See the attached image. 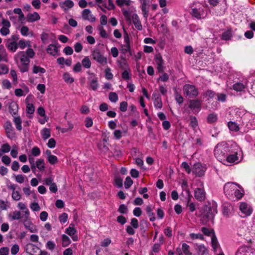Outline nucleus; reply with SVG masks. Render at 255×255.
Segmentation results:
<instances>
[{"instance_id": "1", "label": "nucleus", "mask_w": 255, "mask_h": 255, "mask_svg": "<svg viewBox=\"0 0 255 255\" xmlns=\"http://www.w3.org/2000/svg\"><path fill=\"white\" fill-rule=\"evenodd\" d=\"M229 154L226 157V159L223 161L225 164H238L243 159V153L241 148L235 143L232 144Z\"/></svg>"}, {"instance_id": "2", "label": "nucleus", "mask_w": 255, "mask_h": 255, "mask_svg": "<svg viewBox=\"0 0 255 255\" xmlns=\"http://www.w3.org/2000/svg\"><path fill=\"white\" fill-rule=\"evenodd\" d=\"M234 143L232 141L222 142L216 146L214 149V155L218 160L223 162L226 159V157L230 152L232 144Z\"/></svg>"}, {"instance_id": "3", "label": "nucleus", "mask_w": 255, "mask_h": 255, "mask_svg": "<svg viewBox=\"0 0 255 255\" xmlns=\"http://www.w3.org/2000/svg\"><path fill=\"white\" fill-rule=\"evenodd\" d=\"M14 59L21 72L24 73L28 71L30 60L24 51L17 53L15 55Z\"/></svg>"}, {"instance_id": "4", "label": "nucleus", "mask_w": 255, "mask_h": 255, "mask_svg": "<svg viewBox=\"0 0 255 255\" xmlns=\"http://www.w3.org/2000/svg\"><path fill=\"white\" fill-rule=\"evenodd\" d=\"M248 81L246 78L241 77L233 86V89L237 92H244L247 88Z\"/></svg>"}, {"instance_id": "5", "label": "nucleus", "mask_w": 255, "mask_h": 255, "mask_svg": "<svg viewBox=\"0 0 255 255\" xmlns=\"http://www.w3.org/2000/svg\"><path fill=\"white\" fill-rule=\"evenodd\" d=\"M236 188H239V186L235 183L228 182L224 185V193L228 198L233 199L234 192Z\"/></svg>"}, {"instance_id": "6", "label": "nucleus", "mask_w": 255, "mask_h": 255, "mask_svg": "<svg viewBox=\"0 0 255 255\" xmlns=\"http://www.w3.org/2000/svg\"><path fill=\"white\" fill-rule=\"evenodd\" d=\"M183 93L190 98H194L198 95V89L194 85L190 84H186L184 86Z\"/></svg>"}, {"instance_id": "7", "label": "nucleus", "mask_w": 255, "mask_h": 255, "mask_svg": "<svg viewBox=\"0 0 255 255\" xmlns=\"http://www.w3.org/2000/svg\"><path fill=\"white\" fill-rule=\"evenodd\" d=\"M244 123L246 124L248 130L255 129V115L247 113L244 118Z\"/></svg>"}, {"instance_id": "8", "label": "nucleus", "mask_w": 255, "mask_h": 255, "mask_svg": "<svg viewBox=\"0 0 255 255\" xmlns=\"http://www.w3.org/2000/svg\"><path fill=\"white\" fill-rule=\"evenodd\" d=\"M199 183L200 187L195 189L194 196L197 200L199 201H202L205 199L206 192L203 187V182L201 181H199Z\"/></svg>"}, {"instance_id": "9", "label": "nucleus", "mask_w": 255, "mask_h": 255, "mask_svg": "<svg viewBox=\"0 0 255 255\" xmlns=\"http://www.w3.org/2000/svg\"><path fill=\"white\" fill-rule=\"evenodd\" d=\"M92 56L95 60L101 64L105 65L107 63V58L104 56L99 50H94L92 51Z\"/></svg>"}, {"instance_id": "10", "label": "nucleus", "mask_w": 255, "mask_h": 255, "mask_svg": "<svg viewBox=\"0 0 255 255\" xmlns=\"http://www.w3.org/2000/svg\"><path fill=\"white\" fill-rule=\"evenodd\" d=\"M3 128L6 136L10 139H13L15 137V132L11 123L8 121H6L3 125Z\"/></svg>"}, {"instance_id": "11", "label": "nucleus", "mask_w": 255, "mask_h": 255, "mask_svg": "<svg viewBox=\"0 0 255 255\" xmlns=\"http://www.w3.org/2000/svg\"><path fill=\"white\" fill-rule=\"evenodd\" d=\"M240 210L243 214V217L250 216L253 211L252 206L245 202H241L240 203Z\"/></svg>"}, {"instance_id": "12", "label": "nucleus", "mask_w": 255, "mask_h": 255, "mask_svg": "<svg viewBox=\"0 0 255 255\" xmlns=\"http://www.w3.org/2000/svg\"><path fill=\"white\" fill-rule=\"evenodd\" d=\"M2 27L0 29V33L2 36H6L10 33L9 27L11 26L10 22L3 18L1 19Z\"/></svg>"}, {"instance_id": "13", "label": "nucleus", "mask_w": 255, "mask_h": 255, "mask_svg": "<svg viewBox=\"0 0 255 255\" xmlns=\"http://www.w3.org/2000/svg\"><path fill=\"white\" fill-rule=\"evenodd\" d=\"M206 170L205 166L202 165L200 163H196L194 164L192 169V171L197 176H202L204 174Z\"/></svg>"}, {"instance_id": "14", "label": "nucleus", "mask_w": 255, "mask_h": 255, "mask_svg": "<svg viewBox=\"0 0 255 255\" xmlns=\"http://www.w3.org/2000/svg\"><path fill=\"white\" fill-rule=\"evenodd\" d=\"M236 255H255V250L246 246L241 247Z\"/></svg>"}, {"instance_id": "15", "label": "nucleus", "mask_w": 255, "mask_h": 255, "mask_svg": "<svg viewBox=\"0 0 255 255\" xmlns=\"http://www.w3.org/2000/svg\"><path fill=\"white\" fill-rule=\"evenodd\" d=\"M191 13L193 16L198 19L203 18L206 16L207 14L202 7L192 8Z\"/></svg>"}, {"instance_id": "16", "label": "nucleus", "mask_w": 255, "mask_h": 255, "mask_svg": "<svg viewBox=\"0 0 255 255\" xmlns=\"http://www.w3.org/2000/svg\"><path fill=\"white\" fill-rule=\"evenodd\" d=\"M32 96H28L25 99V103L26 104V111L27 114L28 115L29 118H32V115L35 111V107L32 103H30V100L32 98Z\"/></svg>"}, {"instance_id": "17", "label": "nucleus", "mask_w": 255, "mask_h": 255, "mask_svg": "<svg viewBox=\"0 0 255 255\" xmlns=\"http://www.w3.org/2000/svg\"><path fill=\"white\" fill-rule=\"evenodd\" d=\"M155 61L157 65V69L159 73H163L165 69L164 61L160 54L155 56Z\"/></svg>"}, {"instance_id": "18", "label": "nucleus", "mask_w": 255, "mask_h": 255, "mask_svg": "<svg viewBox=\"0 0 255 255\" xmlns=\"http://www.w3.org/2000/svg\"><path fill=\"white\" fill-rule=\"evenodd\" d=\"M23 222L25 228L30 232L34 233L37 232L36 226L32 223L29 217L27 219L25 218Z\"/></svg>"}, {"instance_id": "19", "label": "nucleus", "mask_w": 255, "mask_h": 255, "mask_svg": "<svg viewBox=\"0 0 255 255\" xmlns=\"http://www.w3.org/2000/svg\"><path fill=\"white\" fill-rule=\"evenodd\" d=\"M59 5L63 10L66 12L74 6V3L71 0H65L63 1H61L59 3Z\"/></svg>"}, {"instance_id": "20", "label": "nucleus", "mask_w": 255, "mask_h": 255, "mask_svg": "<svg viewBox=\"0 0 255 255\" xmlns=\"http://www.w3.org/2000/svg\"><path fill=\"white\" fill-rule=\"evenodd\" d=\"M46 51L49 54L55 56L59 55V50L56 44H50L47 46Z\"/></svg>"}, {"instance_id": "21", "label": "nucleus", "mask_w": 255, "mask_h": 255, "mask_svg": "<svg viewBox=\"0 0 255 255\" xmlns=\"http://www.w3.org/2000/svg\"><path fill=\"white\" fill-rule=\"evenodd\" d=\"M189 108L194 112H199L201 109V103L199 100H190Z\"/></svg>"}, {"instance_id": "22", "label": "nucleus", "mask_w": 255, "mask_h": 255, "mask_svg": "<svg viewBox=\"0 0 255 255\" xmlns=\"http://www.w3.org/2000/svg\"><path fill=\"white\" fill-rule=\"evenodd\" d=\"M71 224L70 226L67 228L65 230V233L70 236L74 241H77L78 240V238L77 235H76L77 231L75 228H74L73 226H71Z\"/></svg>"}, {"instance_id": "23", "label": "nucleus", "mask_w": 255, "mask_h": 255, "mask_svg": "<svg viewBox=\"0 0 255 255\" xmlns=\"http://www.w3.org/2000/svg\"><path fill=\"white\" fill-rule=\"evenodd\" d=\"M82 17L84 19L91 22H94L96 20L95 17L91 13V10L89 9H85L83 11Z\"/></svg>"}, {"instance_id": "24", "label": "nucleus", "mask_w": 255, "mask_h": 255, "mask_svg": "<svg viewBox=\"0 0 255 255\" xmlns=\"http://www.w3.org/2000/svg\"><path fill=\"white\" fill-rule=\"evenodd\" d=\"M152 96L154 107L158 109H161L162 107V102L160 96L156 93H153Z\"/></svg>"}, {"instance_id": "25", "label": "nucleus", "mask_w": 255, "mask_h": 255, "mask_svg": "<svg viewBox=\"0 0 255 255\" xmlns=\"http://www.w3.org/2000/svg\"><path fill=\"white\" fill-rule=\"evenodd\" d=\"M194 247L199 255H205L208 254V250L204 245L195 244Z\"/></svg>"}, {"instance_id": "26", "label": "nucleus", "mask_w": 255, "mask_h": 255, "mask_svg": "<svg viewBox=\"0 0 255 255\" xmlns=\"http://www.w3.org/2000/svg\"><path fill=\"white\" fill-rule=\"evenodd\" d=\"M38 250L39 248L36 246L31 243L27 244L25 248V252L29 255H33V254L36 253Z\"/></svg>"}, {"instance_id": "27", "label": "nucleus", "mask_w": 255, "mask_h": 255, "mask_svg": "<svg viewBox=\"0 0 255 255\" xmlns=\"http://www.w3.org/2000/svg\"><path fill=\"white\" fill-rule=\"evenodd\" d=\"M232 112H233L235 114V116L237 118H243V123H244V118L245 117L246 114L249 113L247 112L244 109L240 108H235L232 111Z\"/></svg>"}, {"instance_id": "28", "label": "nucleus", "mask_w": 255, "mask_h": 255, "mask_svg": "<svg viewBox=\"0 0 255 255\" xmlns=\"http://www.w3.org/2000/svg\"><path fill=\"white\" fill-rule=\"evenodd\" d=\"M132 19L135 28L138 30H141L142 29V26L137 14L136 13L133 14L132 15Z\"/></svg>"}, {"instance_id": "29", "label": "nucleus", "mask_w": 255, "mask_h": 255, "mask_svg": "<svg viewBox=\"0 0 255 255\" xmlns=\"http://www.w3.org/2000/svg\"><path fill=\"white\" fill-rule=\"evenodd\" d=\"M27 21L29 22H33L40 19L39 14L37 12L29 13L26 15Z\"/></svg>"}, {"instance_id": "30", "label": "nucleus", "mask_w": 255, "mask_h": 255, "mask_svg": "<svg viewBox=\"0 0 255 255\" xmlns=\"http://www.w3.org/2000/svg\"><path fill=\"white\" fill-rule=\"evenodd\" d=\"M8 61L7 53L4 46L0 45V62H7Z\"/></svg>"}, {"instance_id": "31", "label": "nucleus", "mask_w": 255, "mask_h": 255, "mask_svg": "<svg viewBox=\"0 0 255 255\" xmlns=\"http://www.w3.org/2000/svg\"><path fill=\"white\" fill-rule=\"evenodd\" d=\"M17 207L21 210H24L22 212L24 218L27 219L29 216V212L26 208L25 204L22 202H19L17 205Z\"/></svg>"}, {"instance_id": "32", "label": "nucleus", "mask_w": 255, "mask_h": 255, "mask_svg": "<svg viewBox=\"0 0 255 255\" xmlns=\"http://www.w3.org/2000/svg\"><path fill=\"white\" fill-rule=\"evenodd\" d=\"M29 91V88L27 86H24L23 89L19 88L15 89L14 94L17 97H21L25 96Z\"/></svg>"}, {"instance_id": "33", "label": "nucleus", "mask_w": 255, "mask_h": 255, "mask_svg": "<svg viewBox=\"0 0 255 255\" xmlns=\"http://www.w3.org/2000/svg\"><path fill=\"white\" fill-rule=\"evenodd\" d=\"M36 167L40 171H43L45 169V164L44 159H37L35 162Z\"/></svg>"}, {"instance_id": "34", "label": "nucleus", "mask_w": 255, "mask_h": 255, "mask_svg": "<svg viewBox=\"0 0 255 255\" xmlns=\"http://www.w3.org/2000/svg\"><path fill=\"white\" fill-rule=\"evenodd\" d=\"M217 213V208L216 205H213L209 209L207 217L209 219H213L214 216Z\"/></svg>"}, {"instance_id": "35", "label": "nucleus", "mask_w": 255, "mask_h": 255, "mask_svg": "<svg viewBox=\"0 0 255 255\" xmlns=\"http://www.w3.org/2000/svg\"><path fill=\"white\" fill-rule=\"evenodd\" d=\"M41 134L43 140H46L51 136V130L50 128H43L41 130Z\"/></svg>"}, {"instance_id": "36", "label": "nucleus", "mask_w": 255, "mask_h": 255, "mask_svg": "<svg viewBox=\"0 0 255 255\" xmlns=\"http://www.w3.org/2000/svg\"><path fill=\"white\" fill-rule=\"evenodd\" d=\"M211 243L213 251L216 252L219 247V245L215 234H213L211 237Z\"/></svg>"}, {"instance_id": "37", "label": "nucleus", "mask_w": 255, "mask_h": 255, "mask_svg": "<svg viewBox=\"0 0 255 255\" xmlns=\"http://www.w3.org/2000/svg\"><path fill=\"white\" fill-rule=\"evenodd\" d=\"M117 5L122 8L124 6H129L131 3L130 0H116Z\"/></svg>"}, {"instance_id": "38", "label": "nucleus", "mask_w": 255, "mask_h": 255, "mask_svg": "<svg viewBox=\"0 0 255 255\" xmlns=\"http://www.w3.org/2000/svg\"><path fill=\"white\" fill-rule=\"evenodd\" d=\"M63 79L67 83H72L74 81V79L71 76L70 74L68 72H65L63 74Z\"/></svg>"}, {"instance_id": "39", "label": "nucleus", "mask_w": 255, "mask_h": 255, "mask_svg": "<svg viewBox=\"0 0 255 255\" xmlns=\"http://www.w3.org/2000/svg\"><path fill=\"white\" fill-rule=\"evenodd\" d=\"M17 44L18 46L21 49H23L26 47H30L31 46L30 41L24 39L20 40Z\"/></svg>"}, {"instance_id": "40", "label": "nucleus", "mask_w": 255, "mask_h": 255, "mask_svg": "<svg viewBox=\"0 0 255 255\" xmlns=\"http://www.w3.org/2000/svg\"><path fill=\"white\" fill-rule=\"evenodd\" d=\"M192 195L186 197L187 200V206L189 208L190 211L193 212L195 210V206L193 202H191Z\"/></svg>"}, {"instance_id": "41", "label": "nucleus", "mask_w": 255, "mask_h": 255, "mask_svg": "<svg viewBox=\"0 0 255 255\" xmlns=\"http://www.w3.org/2000/svg\"><path fill=\"white\" fill-rule=\"evenodd\" d=\"M228 126L229 128L232 131H238L240 129L239 125L234 122H229Z\"/></svg>"}, {"instance_id": "42", "label": "nucleus", "mask_w": 255, "mask_h": 255, "mask_svg": "<svg viewBox=\"0 0 255 255\" xmlns=\"http://www.w3.org/2000/svg\"><path fill=\"white\" fill-rule=\"evenodd\" d=\"M240 189H239V188H236V190H235V191L234 192V197H236L237 199H240L244 195V191L242 189L240 188Z\"/></svg>"}, {"instance_id": "43", "label": "nucleus", "mask_w": 255, "mask_h": 255, "mask_svg": "<svg viewBox=\"0 0 255 255\" xmlns=\"http://www.w3.org/2000/svg\"><path fill=\"white\" fill-rule=\"evenodd\" d=\"M83 66L87 69L90 68L91 66V62L88 56L85 57L82 60Z\"/></svg>"}, {"instance_id": "44", "label": "nucleus", "mask_w": 255, "mask_h": 255, "mask_svg": "<svg viewBox=\"0 0 255 255\" xmlns=\"http://www.w3.org/2000/svg\"><path fill=\"white\" fill-rule=\"evenodd\" d=\"M90 86L91 89L94 91H96L99 87L97 78L94 77L90 82Z\"/></svg>"}, {"instance_id": "45", "label": "nucleus", "mask_w": 255, "mask_h": 255, "mask_svg": "<svg viewBox=\"0 0 255 255\" xmlns=\"http://www.w3.org/2000/svg\"><path fill=\"white\" fill-rule=\"evenodd\" d=\"M146 212L149 217V220L152 222L155 221V217L154 213L152 212V210L150 206H147L146 207Z\"/></svg>"}, {"instance_id": "46", "label": "nucleus", "mask_w": 255, "mask_h": 255, "mask_svg": "<svg viewBox=\"0 0 255 255\" xmlns=\"http://www.w3.org/2000/svg\"><path fill=\"white\" fill-rule=\"evenodd\" d=\"M13 122L17 130H20L22 129L21 120L20 117H14Z\"/></svg>"}, {"instance_id": "47", "label": "nucleus", "mask_w": 255, "mask_h": 255, "mask_svg": "<svg viewBox=\"0 0 255 255\" xmlns=\"http://www.w3.org/2000/svg\"><path fill=\"white\" fill-rule=\"evenodd\" d=\"M182 250L185 255H192V253L190 251V247L186 243L182 244Z\"/></svg>"}, {"instance_id": "48", "label": "nucleus", "mask_w": 255, "mask_h": 255, "mask_svg": "<svg viewBox=\"0 0 255 255\" xmlns=\"http://www.w3.org/2000/svg\"><path fill=\"white\" fill-rule=\"evenodd\" d=\"M181 188L183 190H184L186 194V197L191 195L190 192L188 189V183L186 180H183L181 183Z\"/></svg>"}, {"instance_id": "49", "label": "nucleus", "mask_w": 255, "mask_h": 255, "mask_svg": "<svg viewBox=\"0 0 255 255\" xmlns=\"http://www.w3.org/2000/svg\"><path fill=\"white\" fill-rule=\"evenodd\" d=\"M9 216L11 220H19L21 218V212L15 211Z\"/></svg>"}, {"instance_id": "50", "label": "nucleus", "mask_w": 255, "mask_h": 255, "mask_svg": "<svg viewBox=\"0 0 255 255\" xmlns=\"http://www.w3.org/2000/svg\"><path fill=\"white\" fill-rule=\"evenodd\" d=\"M62 246L63 247H67L71 244V240L70 238L66 235H63L62 236Z\"/></svg>"}, {"instance_id": "51", "label": "nucleus", "mask_w": 255, "mask_h": 255, "mask_svg": "<svg viewBox=\"0 0 255 255\" xmlns=\"http://www.w3.org/2000/svg\"><path fill=\"white\" fill-rule=\"evenodd\" d=\"M232 206L230 205H224L223 208V214L225 216H228L232 210Z\"/></svg>"}, {"instance_id": "52", "label": "nucleus", "mask_w": 255, "mask_h": 255, "mask_svg": "<svg viewBox=\"0 0 255 255\" xmlns=\"http://www.w3.org/2000/svg\"><path fill=\"white\" fill-rule=\"evenodd\" d=\"M8 67L4 64H0V76L5 75L8 72Z\"/></svg>"}, {"instance_id": "53", "label": "nucleus", "mask_w": 255, "mask_h": 255, "mask_svg": "<svg viewBox=\"0 0 255 255\" xmlns=\"http://www.w3.org/2000/svg\"><path fill=\"white\" fill-rule=\"evenodd\" d=\"M45 70L44 68H42L38 66L34 65L32 69V72L34 74H38V73H44L45 72Z\"/></svg>"}, {"instance_id": "54", "label": "nucleus", "mask_w": 255, "mask_h": 255, "mask_svg": "<svg viewBox=\"0 0 255 255\" xmlns=\"http://www.w3.org/2000/svg\"><path fill=\"white\" fill-rule=\"evenodd\" d=\"M8 49L12 52H15L18 48V44L13 41L9 42L7 45Z\"/></svg>"}, {"instance_id": "55", "label": "nucleus", "mask_w": 255, "mask_h": 255, "mask_svg": "<svg viewBox=\"0 0 255 255\" xmlns=\"http://www.w3.org/2000/svg\"><path fill=\"white\" fill-rule=\"evenodd\" d=\"M217 115L214 113L210 114L207 118V122L209 123H213L217 120Z\"/></svg>"}, {"instance_id": "56", "label": "nucleus", "mask_w": 255, "mask_h": 255, "mask_svg": "<svg viewBox=\"0 0 255 255\" xmlns=\"http://www.w3.org/2000/svg\"><path fill=\"white\" fill-rule=\"evenodd\" d=\"M202 232L203 233V234L207 236H211L213 235V234H215L213 230L212 229H209L206 227H203L201 229Z\"/></svg>"}, {"instance_id": "57", "label": "nucleus", "mask_w": 255, "mask_h": 255, "mask_svg": "<svg viewBox=\"0 0 255 255\" xmlns=\"http://www.w3.org/2000/svg\"><path fill=\"white\" fill-rule=\"evenodd\" d=\"M41 153V151L39 147L37 146L33 147L31 150V153L29 155H32L33 156H38Z\"/></svg>"}, {"instance_id": "58", "label": "nucleus", "mask_w": 255, "mask_h": 255, "mask_svg": "<svg viewBox=\"0 0 255 255\" xmlns=\"http://www.w3.org/2000/svg\"><path fill=\"white\" fill-rule=\"evenodd\" d=\"M12 199L14 201H19L21 198V194L19 190H16L12 192L11 194Z\"/></svg>"}, {"instance_id": "59", "label": "nucleus", "mask_w": 255, "mask_h": 255, "mask_svg": "<svg viewBox=\"0 0 255 255\" xmlns=\"http://www.w3.org/2000/svg\"><path fill=\"white\" fill-rule=\"evenodd\" d=\"M189 237L192 240H196V239H199L200 240H203L204 238L201 234H194V233H191L189 234Z\"/></svg>"}, {"instance_id": "60", "label": "nucleus", "mask_w": 255, "mask_h": 255, "mask_svg": "<svg viewBox=\"0 0 255 255\" xmlns=\"http://www.w3.org/2000/svg\"><path fill=\"white\" fill-rule=\"evenodd\" d=\"M1 85L3 89H10L11 87V83L7 79L3 80Z\"/></svg>"}, {"instance_id": "61", "label": "nucleus", "mask_w": 255, "mask_h": 255, "mask_svg": "<svg viewBox=\"0 0 255 255\" xmlns=\"http://www.w3.org/2000/svg\"><path fill=\"white\" fill-rule=\"evenodd\" d=\"M98 29L100 32V35L101 37L104 38H108V35L102 26H99Z\"/></svg>"}, {"instance_id": "62", "label": "nucleus", "mask_w": 255, "mask_h": 255, "mask_svg": "<svg viewBox=\"0 0 255 255\" xmlns=\"http://www.w3.org/2000/svg\"><path fill=\"white\" fill-rule=\"evenodd\" d=\"M14 13L17 14L18 15V19L19 20H21L23 19L24 17V15L22 12V10L19 8H15L13 9V11Z\"/></svg>"}, {"instance_id": "63", "label": "nucleus", "mask_w": 255, "mask_h": 255, "mask_svg": "<svg viewBox=\"0 0 255 255\" xmlns=\"http://www.w3.org/2000/svg\"><path fill=\"white\" fill-rule=\"evenodd\" d=\"M6 186L8 190L12 191V192L16 191V189L18 187L17 185L12 183L11 182H7L6 183Z\"/></svg>"}, {"instance_id": "64", "label": "nucleus", "mask_w": 255, "mask_h": 255, "mask_svg": "<svg viewBox=\"0 0 255 255\" xmlns=\"http://www.w3.org/2000/svg\"><path fill=\"white\" fill-rule=\"evenodd\" d=\"M25 179V176L22 174H18L15 176V180L16 182L18 183H23Z\"/></svg>"}]
</instances>
